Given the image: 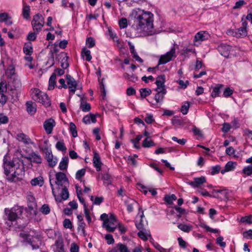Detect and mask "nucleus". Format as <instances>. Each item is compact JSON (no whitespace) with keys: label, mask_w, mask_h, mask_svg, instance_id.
Listing matches in <instances>:
<instances>
[{"label":"nucleus","mask_w":252,"mask_h":252,"mask_svg":"<svg viewBox=\"0 0 252 252\" xmlns=\"http://www.w3.org/2000/svg\"><path fill=\"white\" fill-rule=\"evenodd\" d=\"M178 227L182 231L189 233L192 229V226L190 224L181 223L178 225Z\"/></svg>","instance_id":"72a5a7b5"},{"label":"nucleus","mask_w":252,"mask_h":252,"mask_svg":"<svg viewBox=\"0 0 252 252\" xmlns=\"http://www.w3.org/2000/svg\"><path fill=\"white\" fill-rule=\"evenodd\" d=\"M96 118L95 116L93 114H90L89 115L85 116L83 118V122L86 124H90L91 122L93 123H94L96 122Z\"/></svg>","instance_id":"b1692460"},{"label":"nucleus","mask_w":252,"mask_h":252,"mask_svg":"<svg viewBox=\"0 0 252 252\" xmlns=\"http://www.w3.org/2000/svg\"><path fill=\"white\" fill-rule=\"evenodd\" d=\"M247 34V31L244 28L240 27L236 30L235 36L237 37H243Z\"/></svg>","instance_id":"2f4dec72"},{"label":"nucleus","mask_w":252,"mask_h":252,"mask_svg":"<svg viewBox=\"0 0 252 252\" xmlns=\"http://www.w3.org/2000/svg\"><path fill=\"white\" fill-rule=\"evenodd\" d=\"M6 218L10 221L16 220L23 213V209L18 207L15 206L11 209L5 208L4 210Z\"/></svg>","instance_id":"7ed1b4c3"},{"label":"nucleus","mask_w":252,"mask_h":252,"mask_svg":"<svg viewBox=\"0 0 252 252\" xmlns=\"http://www.w3.org/2000/svg\"><path fill=\"white\" fill-rule=\"evenodd\" d=\"M2 167L6 179L9 182L21 181L24 175V164L19 158L11 159L8 154L3 158Z\"/></svg>","instance_id":"f257e3e1"},{"label":"nucleus","mask_w":252,"mask_h":252,"mask_svg":"<svg viewBox=\"0 0 252 252\" xmlns=\"http://www.w3.org/2000/svg\"><path fill=\"white\" fill-rule=\"evenodd\" d=\"M86 44L89 48H92L95 45V41L93 38L90 37L87 38Z\"/></svg>","instance_id":"8fccbe9b"},{"label":"nucleus","mask_w":252,"mask_h":252,"mask_svg":"<svg viewBox=\"0 0 252 252\" xmlns=\"http://www.w3.org/2000/svg\"><path fill=\"white\" fill-rule=\"evenodd\" d=\"M44 183V180L42 177L39 176L35 178L31 181V184L33 186H42Z\"/></svg>","instance_id":"a878e982"},{"label":"nucleus","mask_w":252,"mask_h":252,"mask_svg":"<svg viewBox=\"0 0 252 252\" xmlns=\"http://www.w3.org/2000/svg\"><path fill=\"white\" fill-rule=\"evenodd\" d=\"M155 145V143L150 139V137H146L142 143V146L144 148H149Z\"/></svg>","instance_id":"473e14b6"},{"label":"nucleus","mask_w":252,"mask_h":252,"mask_svg":"<svg viewBox=\"0 0 252 252\" xmlns=\"http://www.w3.org/2000/svg\"><path fill=\"white\" fill-rule=\"evenodd\" d=\"M200 226L205 229L207 231H210L213 233H218L219 232V230L218 229H213L205 224H202L201 225H200Z\"/></svg>","instance_id":"13d9d810"},{"label":"nucleus","mask_w":252,"mask_h":252,"mask_svg":"<svg viewBox=\"0 0 252 252\" xmlns=\"http://www.w3.org/2000/svg\"><path fill=\"white\" fill-rule=\"evenodd\" d=\"M34 96L33 99L37 102L42 103L46 107H48L50 105V101L49 100L48 95L42 92L39 91V90L35 89L34 91Z\"/></svg>","instance_id":"20e7f679"},{"label":"nucleus","mask_w":252,"mask_h":252,"mask_svg":"<svg viewBox=\"0 0 252 252\" xmlns=\"http://www.w3.org/2000/svg\"><path fill=\"white\" fill-rule=\"evenodd\" d=\"M56 148L62 152H65L66 148L64 146V144L63 141H58L56 144Z\"/></svg>","instance_id":"de8ad7c7"},{"label":"nucleus","mask_w":252,"mask_h":252,"mask_svg":"<svg viewBox=\"0 0 252 252\" xmlns=\"http://www.w3.org/2000/svg\"><path fill=\"white\" fill-rule=\"evenodd\" d=\"M246 3V2L243 0H239L235 3V4L233 6V8L234 9H240Z\"/></svg>","instance_id":"bf43d9fd"},{"label":"nucleus","mask_w":252,"mask_h":252,"mask_svg":"<svg viewBox=\"0 0 252 252\" xmlns=\"http://www.w3.org/2000/svg\"><path fill=\"white\" fill-rule=\"evenodd\" d=\"M178 83L180 85V87L182 89H186L188 85L189 84V82L188 81H186L185 82L182 80H179L177 81Z\"/></svg>","instance_id":"774afa93"},{"label":"nucleus","mask_w":252,"mask_h":252,"mask_svg":"<svg viewBox=\"0 0 252 252\" xmlns=\"http://www.w3.org/2000/svg\"><path fill=\"white\" fill-rule=\"evenodd\" d=\"M223 85L222 84H217L213 88V91L211 93V96L212 97H216L219 96V94L220 93V89L223 88Z\"/></svg>","instance_id":"c85d7f7f"},{"label":"nucleus","mask_w":252,"mask_h":252,"mask_svg":"<svg viewBox=\"0 0 252 252\" xmlns=\"http://www.w3.org/2000/svg\"><path fill=\"white\" fill-rule=\"evenodd\" d=\"M46 159L48 163L49 166L50 167H54L58 162L57 158L56 157L54 158L53 156L52 157H49Z\"/></svg>","instance_id":"ea45409f"},{"label":"nucleus","mask_w":252,"mask_h":252,"mask_svg":"<svg viewBox=\"0 0 252 252\" xmlns=\"http://www.w3.org/2000/svg\"><path fill=\"white\" fill-rule=\"evenodd\" d=\"M145 231V230H140L137 233L138 237L144 241L147 240L148 239L147 234Z\"/></svg>","instance_id":"052dcab7"},{"label":"nucleus","mask_w":252,"mask_h":252,"mask_svg":"<svg viewBox=\"0 0 252 252\" xmlns=\"http://www.w3.org/2000/svg\"><path fill=\"white\" fill-rule=\"evenodd\" d=\"M81 55L82 57L86 60V61L89 62L92 60V56L91 55V51L88 50L86 48L84 47L82 49Z\"/></svg>","instance_id":"cd10ccee"},{"label":"nucleus","mask_w":252,"mask_h":252,"mask_svg":"<svg viewBox=\"0 0 252 252\" xmlns=\"http://www.w3.org/2000/svg\"><path fill=\"white\" fill-rule=\"evenodd\" d=\"M30 7L28 5H24L23 8V15L24 18L28 19L29 18Z\"/></svg>","instance_id":"79ce46f5"},{"label":"nucleus","mask_w":252,"mask_h":252,"mask_svg":"<svg viewBox=\"0 0 252 252\" xmlns=\"http://www.w3.org/2000/svg\"><path fill=\"white\" fill-rule=\"evenodd\" d=\"M155 90L157 93L155 96V99L156 100V102L158 103L162 101L164 95L166 93V90L165 88H156Z\"/></svg>","instance_id":"2eb2a0df"},{"label":"nucleus","mask_w":252,"mask_h":252,"mask_svg":"<svg viewBox=\"0 0 252 252\" xmlns=\"http://www.w3.org/2000/svg\"><path fill=\"white\" fill-rule=\"evenodd\" d=\"M68 186H65L63 187H61L62 188V190L61 192V197L63 200H66L69 197V192L67 190Z\"/></svg>","instance_id":"4c0bfd02"},{"label":"nucleus","mask_w":252,"mask_h":252,"mask_svg":"<svg viewBox=\"0 0 252 252\" xmlns=\"http://www.w3.org/2000/svg\"><path fill=\"white\" fill-rule=\"evenodd\" d=\"M44 24V19L41 14H37L33 16L32 25L34 31L39 32L43 27Z\"/></svg>","instance_id":"0eeeda50"},{"label":"nucleus","mask_w":252,"mask_h":252,"mask_svg":"<svg viewBox=\"0 0 252 252\" xmlns=\"http://www.w3.org/2000/svg\"><path fill=\"white\" fill-rule=\"evenodd\" d=\"M80 108L84 112H89L91 109L90 104L89 103L84 102L82 98H81Z\"/></svg>","instance_id":"f704fd0d"},{"label":"nucleus","mask_w":252,"mask_h":252,"mask_svg":"<svg viewBox=\"0 0 252 252\" xmlns=\"http://www.w3.org/2000/svg\"><path fill=\"white\" fill-rule=\"evenodd\" d=\"M8 83L12 84L15 90L21 87V82L17 76L9 79Z\"/></svg>","instance_id":"aec40b11"},{"label":"nucleus","mask_w":252,"mask_h":252,"mask_svg":"<svg viewBox=\"0 0 252 252\" xmlns=\"http://www.w3.org/2000/svg\"><path fill=\"white\" fill-rule=\"evenodd\" d=\"M209 37V34L205 31H200L194 36V41H203L207 39Z\"/></svg>","instance_id":"a211bd4d"},{"label":"nucleus","mask_w":252,"mask_h":252,"mask_svg":"<svg viewBox=\"0 0 252 252\" xmlns=\"http://www.w3.org/2000/svg\"><path fill=\"white\" fill-rule=\"evenodd\" d=\"M241 221L242 222H247L248 223H252V216H246L244 217H242L241 219Z\"/></svg>","instance_id":"338daca9"},{"label":"nucleus","mask_w":252,"mask_h":252,"mask_svg":"<svg viewBox=\"0 0 252 252\" xmlns=\"http://www.w3.org/2000/svg\"><path fill=\"white\" fill-rule=\"evenodd\" d=\"M172 139L173 141L177 142L178 144L181 145H184L187 142V140L183 138L182 139H178V138L175 136L172 137Z\"/></svg>","instance_id":"69168bd1"},{"label":"nucleus","mask_w":252,"mask_h":252,"mask_svg":"<svg viewBox=\"0 0 252 252\" xmlns=\"http://www.w3.org/2000/svg\"><path fill=\"white\" fill-rule=\"evenodd\" d=\"M60 60H61V66L63 69H66L69 66V63L67 62L68 57L64 52H62L59 55Z\"/></svg>","instance_id":"dca6fc26"},{"label":"nucleus","mask_w":252,"mask_h":252,"mask_svg":"<svg viewBox=\"0 0 252 252\" xmlns=\"http://www.w3.org/2000/svg\"><path fill=\"white\" fill-rule=\"evenodd\" d=\"M231 47L225 44H221L218 47V51L225 58L229 57Z\"/></svg>","instance_id":"f8f14e48"},{"label":"nucleus","mask_w":252,"mask_h":252,"mask_svg":"<svg viewBox=\"0 0 252 252\" xmlns=\"http://www.w3.org/2000/svg\"><path fill=\"white\" fill-rule=\"evenodd\" d=\"M16 137L18 141L26 144H29L31 142V139L23 133L18 134Z\"/></svg>","instance_id":"5701e85b"},{"label":"nucleus","mask_w":252,"mask_h":252,"mask_svg":"<svg viewBox=\"0 0 252 252\" xmlns=\"http://www.w3.org/2000/svg\"><path fill=\"white\" fill-rule=\"evenodd\" d=\"M116 218L114 215L111 214L109 218L103 222V227H105L107 231L113 232L117 227Z\"/></svg>","instance_id":"423d86ee"},{"label":"nucleus","mask_w":252,"mask_h":252,"mask_svg":"<svg viewBox=\"0 0 252 252\" xmlns=\"http://www.w3.org/2000/svg\"><path fill=\"white\" fill-rule=\"evenodd\" d=\"M102 179L103 181V184L106 186H108L111 184L112 180L110 174L105 173L102 175Z\"/></svg>","instance_id":"e433bc0d"},{"label":"nucleus","mask_w":252,"mask_h":252,"mask_svg":"<svg viewBox=\"0 0 252 252\" xmlns=\"http://www.w3.org/2000/svg\"><path fill=\"white\" fill-rule=\"evenodd\" d=\"M28 242L32 246L33 250L38 249L41 245V239L40 235L37 234L32 237V238L29 239Z\"/></svg>","instance_id":"1a4fd4ad"},{"label":"nucleus","mask_w":252,"mask_h":252,"mask_svg":"<svg viewBox=\"0 0 252 252\" xmlns=\"http://www.w3.org/2000/svg\"><path fill=\"white\" fill-rule=\"evenodd\" d=\"M68 158L67 157H64L62 158V160L59 163V168L61 170H66L68 166Z\"/></svg>","instance_id":"bb28decb"},{"label":"nucleus","mask_w":252,"mask_h":252,"mask_svg":"<svg viewBox=\"0 0 252 252\" xmlns=\"http://www.w3.org/2000/svg\"><path fill=\"white\" fill-rule=\"evenodd\" d=\"M165 76L164 75H159L157 78V80L156 82V84L157 86V88H165Z\"/></svg>","instance_id":"412c9836"},{"label":"nucleus","mask_w":252,"mask_h":252,"mask_svg":"<svg viewBox=\"0 0 252 252\" xmlns=\"http://www.w3.org/2000/svg\"><path fill=\"white\" fill-rule=\"evenodd\" d=\"M29 161L31 162L30 165L32 166V162L35 163L37 164H40L42 163V159L41 157L36 153L35 152H32L29 154V156L25 157Z\"/></svg>","instance_id":"9d476101"},{"label":"nucleus","mask_w":252,"mask_h":252,"mask_svg":"<svg viewBox=\"0 0 252 252\" xmlns=\"http://www.w3.org/2000/svg\"><path fill=\"white\" fill-rule=\"evenodd\" d=\"M86 169L84 168L81 169L77 171L76 173V178L77 180H80L81 178L85 175Z\"/></svg>","instance_id":"864d4df0"},{"label":"nucleus","mask_w":252,"mask_h":252,"mask_svg":"<svg viewBox=\"0 0 252 252\" xmlns=\"http://www.w3.org/2000/svg\"><path fill=\"white\" fill-rule=\"evenodd\" d=\"M66 79L69 91L71 94H73L75 93L77 89V83L75 79L70 75H66Z\"/></svg>","instance_id":"9b49d317"},{"label":"nucleus","mask_w":252,"mask_h":252,"mask_svg":"<svg viewBox=\"0 0 252 252\" xmlns=\"http://www.w3.org/2000/svg\"><path fill=\"white\" fill-rule=\"evenodd\" d=\"M23 51L27 55L31 56L33 52L31 43L25 44L23 47Z\"/></svg>","instance_id":"c9c22d12"},{"label":"nucleus","mask_w":252,"mask_h":252,"mask_svg":"<svg viewBox=\"0 0 252 252\" xmlns=\"http://www.w3.org/2000/svg\"><path fill=\"white\" fill-rule=\"evenodd\" d=\"M56 184L59 188L69 185L68 180L66 175L63 172L57 173L56 174Z\"/></svg>","instance_id":"6e6552de"},{"label":"nucleus","mask_w":252,"mask_h":252,"mask_svg":"<svg viewBox=\"0 0 252 252\" xmlns=\"http://www.w3.org/2000/svg\"><path fill=\"white\" fill-rule=\"evenodd\" d=\"M40 212L45 215L48 214L50 212V209L48 204H44L40 209Z\"/></svg>","instance_id":"09e8293b"},{"label":"nucleus","mask_w":252,"mask_h":252,"mask_svg":"<svg viewBox=\"0 0 252 252\" xmlns=\"http://www.w3.org/2000/svg\"><path fill=\"white\" fill-rule=\"evenodd\" d=\"M27 199L29 208L30 209L32 210L36 206V203L35 202V198L31 192L28 193Z\"/></svg>","instance_id":"6ab92c4d"},{"label":"nucleus","mask_w":252,"mask_h":252,"mask_svg":"<svg viewBox=\"0 0 252 252\" xmlns=\"http://www.w3.org/2000/svg\"><path fill=\"white\" fill-rule=\"evenodd\" d=\"M233 93V90H231L230 88L227 87L225 88L224 91H223V96L225 97H227L232 95Z\"/></svg>","instance_id":"4d7b16f0"},{"label":"nucleus","mask_w":252,"mask_h":252,"mask_svg":"<svg viewBox=\"0 0 252 252\" xmlns=\"http://www.w3.org/2000/svg\"><path fill=\"white\" fill-rule=\"evenodd\" d=\"M119 26L120 27L121 29L125 28L127 26V19L126 18H123L121 19L120 20L119 22Z\"/></svg>","instance_id":"6e6d98bb"},{"label":"nucleus","mask_w":252,"mask_h":252,"mask_svg":"<svg viewBox=\"0 0 252 252\" xmlns=\"http://www.w3.org/2000/svg\"><path fill=\"white\" fill-rule=\"evenodd\" d=\"M189 108V103L188 101H186L181 107V112L183 115H186L188 113Z\"/></svg>","instance_id":"a18cd8bd"},{"label":"nucleus","mask_w":252,"mask_h":252,"mask_svg":"<svg viewBox=\"0 0 252 252\" xmlns=\"http://www.w3.org/2000/svg\"><path fill=\"white\" fill-rule=\"evenodd\" d=\"M223 237L219 236L216 239V243L220 247L224 248L226 246V243L225 242H223Z\"/></svg>","instance_id":"5fc2aeb1"},{"label":"nucleus","mask_w":252,"mask_h":252,"mask_svg":"<svg viewBox=\"0 0 252 252\" xmlns=\"http://www.w3.org/2000/svg\"><path fill=\"white\" fill-rule=\"evenodd\" d=\"M116 248L120 252H130L127 246L121 243L118 244Z\"/></svg>","instance_id":"49530a36"},{"label":"nucleus","mask_w":252,"mask_h":252,"mask_svg":"<svg viewBox=\"0 0 252 252\" xmlns=\"http://www.w3.org/2000/svg\"><path fill=\"white\" fill-rule=\"evenodd\" d=\"M15 67L13 65H10L9 67L5 71V75L8 79L13 78L14 76H16L15 74Z\"/></svg>","instance_id":"393cba45"},{"label":"nucleus","mask_w":252,"mask_h":252,"mask_svg":"<svg viewBox=\"0 0 252 252\" xmlns=\"http://www.w3.org/2000/svg\"><path fill=\"white\" fill-rule=\"evenodd\" d=\"M105 238L107 240V243L108 245L112 244L114 243V239L111 234H106Z\"/></svg>","instance_id":"680f3d73"},{"label":"nucleus","mask_w":252,"mask_h":252,"mask_svg":"<svg viewBox=\"0 0 252 252\" xmlns=\"http://www.w3.org/2000/svg\"><path fill=\"white\" fill-rule=\"evenodd\" d=\"M175 53L176 49L175 47H172L169 52L160 56L158 62V65L164 64L171 61L173 58H176Z\"/></svg>","instance_id":"39448f33"},{"label":"nucleus","mask_w":252,"mask_h":252,"mask_svg":"<svg viewBox=\"0 0 252 252\" xmlns=\"http://www.w3.org/2000/svg\"><path fill=\"white\" fill-rule=\"evenodd\" d=\"M154 15L149 11L142 10L137 14L134 23L136 30L139 32H144L147 33L152 34L153 28Z\"/></svg>","instance_id":"f03ea898"},{"label":"nucleus","mask_w":252,"mask_h":252,"mask_svg":"<svg viewBox=\"0 0 252 252\" xmlns=\"http://www.w3.org/2000/svg\"><path fill=\"white\" fill-rule=\"evenodd\" d=\"M63 226L66 228H72V225L71 221L68 219H65L63 222Z\"/></svg>","instance_id":"0e129e2a"},{"label":"nucleus","mask_w":252,"mask_h":252,"mask_svg":"<svg viewBox=\"0 0 252 252\" xmlns=\"http://www.w3.org/2000/svg\"><path fill=\"white\" fill-rule=\"evenodd\" d=\"M27 112L31 115L34 114L36 110V105L32 101H28L26 103Z\"/></svg>","instance_id":"4be33fe9"},{"label":"nucleus","mask_w":252,"mask_h":252,"mask_svg":"<svg viewBox=\"0 0 252 252\" xmlns=\"http://www.w3.org/2000/svg\"><path fill=\"white\" fill-rule=\"evenodd\" d=\"M242 173L247 176H250L252 175V168L250 165L245 167L243 170Z\"/></svg>","instance_id":"603ef678"},{"label":"nucleus","mask_w":252,"mask_h":252,"mask_svg":"<svg viewBox=\"0 0 252 252\" xmlns=\"http://www.w3.org/2000/svg\"><path fill=\"white\" fill-rule=\"evenodd\" d=\"M56 75L55 73H52L51 76L50 77L49 80V86H48V90H52L54 89L56 83Z\"/></svg>","instance_id":"7c9ffc66"},{"label":"nucleus","mask_w":252,"mask_h":252,"mask_svg":"<svg viewBox=\"0 0 252 252\" xmlns=\"http://www.w3.org/2000/svg\"><path fill=\"white\" fill-rule=\"evenodd\" d=\"M177 199V197L175 194H172L171 195H166L164 196V200L168 204H172L173 201Z\"/></svg>","instance_id":"a19ab883"},{"label":"nucleus","mask_w":252,"mask_h":252,"mask_svg":"<svg viewBox=\"0 0 252 252\" xmlns=\"http://www.w3.org/2000/svg\"><path fill=\"white\" fill-rule=\"evenodd\" d=\"M55 121L52 119L46 120L44 123V128L47 134H51L54 126Z\"/></svg>","instance_id":"ddd939ff"},{"label":"nucleus","mask_w":252,"mask_h":252,"mask_svg":"<svg viewBox=\"0 0 252 252\" xmlns=\"http://www.w3.org/2000/svg\"><path fill=\"white\" fill-rule=\"evenodd\" d=\"M70 127H69V130L70 132L71 133L73 137H76L77 136V132L76 130V126L75 125L72 123L70 122L69 124Z\"/></svg>","instance_id":"c03bdc74"},{"label":"nucleus","mask_w":252,"mask_h":252,"mask_svg":"<svg viewBox=\"0 0 252 252\" xmlns=\"http://www.w3.org/2000/svg\"><path fill=\"white\" fill-rule=\"evenodd\" d=\"M139 91L141 97L142 98H145L147 96L149 95L152 93L151 89L148 88L141 89Z\"/></svg>","instance_id":"58836bf2"},{"label":"nucleus","mask_w":252,"mask_h":252,"mask_svg":"<svg viewBox=\"0 0 252 252\" xmlns=\"http://www.w3.org/2000/svg\"><path fill=\"white\" fill-rule=\"evenodd\" d=\"M136 202L133 200H126L125 201V203L127 207V210L128 212H131L133 210V206L134 204H136Z\"/></svg>","instance_id":"37998d69"},{"label":"nucleus","mask_w":252,"mask_h":252,"mask_svg":"<svg viewBox=\"0 0 252 252\" xmlns=\"http://www.w3.org/2000/svg\"><path fill=\"white\" fill-rule=\"evenodd\" d=\"M243 236L245 238L252 239V229L244 231Z\"/></svg>","instance_id":"e2e57ef3"},{"label":"nucleus","mask_w":252,"mask_h":252,"mask_svg":"<svg viewBox=\"0 0 252 252\" xmlns=\"http://www.w3.org/2000/svg\"><path fill=\"white\" fill-rule=\"evenodd\" d=\"M43 153L45 154V158L49 157H52L53 155L52 154V151L49 149L48 147L46 146L42 149Z\"/></svg>","instance_id":"3c124183"},{"label":"nucleus","mask_w":252,"mask_h":252,"mask_svg":"<svg viewBox=\"0 0 252 252\" xmlns=\"http://www.w3.org/2000/svg\"><path fill=\"white\" fill-rule=\"evenodd\" d=\"M205 182V178L203 176H201L198 178H194V181H189L187 183L192 186L193 188H197Z\"/></svg>","instance_id":"f3484780"},{"label":"nucleus","mask_w":252,"mask_h":252,"mask_svg":"<svg viewBox=\"0 0 252 252\" xmlns=\"http://www.w3.org/2000/svg\"><path fill=\"white\" fill-rule=\"evenodd\" d=\"M93 161L94 165L96 168V171H100L101 166L102 163L101 161L99 154L95 151L94 152V157Z\"/></svg>","instance_id":"4468645a"},{"label":"nucleus","mask_w":252,"mask_h":252,"mask_svg":"<svg viewBox=\"0 0 252 252\" xmlns=\"http://www.w3.org/2000/svg\"><path fill=\"white\" fill-rule=\"evenodd\" d=\"M56 249L55 252H65L64 249V245L62 239H58L56 241Z\"/></svg>","instance_id":"c756f323"}]
</instances>
